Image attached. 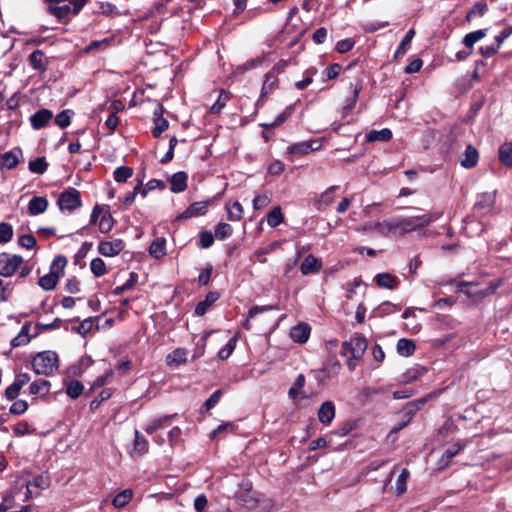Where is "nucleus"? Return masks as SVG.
Returning <instances> with one entry per match:
<instances>
[{
	"mask_svg": "<svg viewBox=\"0 0 512 512\" xmlns=\"http://www.w3.org/2000/svg\"><path fill=\"white\" fill-rule=\"evenodd\" d=\"M32 69L44 73L47 70L48 60L42 50H34L28 57Z\"/></svg>",
	"mask_w": 512,
	"mask_h": 512,
	"instance_id": "nucleus-13",
	"label": "nucleus"
},
{
	"mask_svg": "<svg viewBox=\"0 0 512 512\" xmlns=\"http://www.w3.org/2000/svg\"><path fill=\"white\" fill-rule=\"evenodd\" d=\"M321 147V144L318 140H309L303 141L299 143H295L288 147V152L290 154H300L306 155L311 151H317Z\"/></svg>",
	"mask_w": 512,
	"mask_h": 512,
	"instance_id": "nucleus-10",
	"label": "nucleus"
},
{
	"mask_svg": "<svg viewBox=\"0 0 512 512\" xmlns=\"http://www.w3.org/2000/svg\"><path fill=\"white\" fill-rule=\"evenodd\" d=\"M83 392V385L77 380L71 381L66 388V393L73 399L78 398Z\"/></svg>",
	"mask_w": 512,
	"mask_h": 512,
	"instance_id": "nucleus-53",
	"label": "nucleus"
},
{
	"mask_svg": "<svg viewBox=\"0 0 512 512\" xmlns=\"http://www.w3.org/2000/svg\"><path fill=\"white\" fill-rule=\"evenodd\" d=\"M32 366L36 374L51 376L59 367L58 355L50 350L39 352L34 356Z\"/></svg>",
	"mask_w": 512,
	"mask_h": 512,
	"instance_id": "nucleus-1",
	"label": "nucleus"
},
{
	"mask_svg": "<svg viewBox=\"0 0 512 512\" xmlns=\"http://www.w3.org/2000/svg\"><path fill=\"white\" fill-rule=\"evenodd\" d=\"M278 85V78L274 71H269L266 76L262 86L261 95L265 96L275 90Z\"/></svg>",
	"mask_w": 512,
	"mask_h": 512,
	"instance_id": "nucleus-38",
	"label": "nucleus"
},
{
	"mask_svg": "<svg viewBox=\"0 0 512 512\" xmlns=\"http://www.w3.org/2000/svg\"><path fill=\"white\" fill-rule=\"evenodd\" d=\"M488 29H479L466 34L462 40V44L472 49L474 45L487 35Z\"/></svg>",
	"mask_w": 512,
	"mask_h": 512,
	"instance_id": "nucleus-27",
	"label": "nucleus"
},
{
	"mask_svg": "<svg viewBox=\"0 0 512 512\" xmlns=\"http://www.w3.org/2000/svg\"><path fill=\"white\" fill-rule=\"evenodd\" d=\"M339 187L336 185L330 186L327 188L320 196L318 200V204L320 206H328L334 201V193Z\"/></svg>",
	"mask_w": 512,
	"mask_h": 512,
	"instance_id": "nucleus-51",
	"label": "nucleus"
},
{
	"mask_svg": "<svg viewBox=\"0 0 512 512\" xmlns=\"http://www.w3.org/2000/svg\"><path fill=\"white\" fill-rule=\"evenodd\" d=\"M321 262L312 254L305 257L300 266V271L303 275H310L320 271Z\"/></svg>",
	"mask_w": 512,
	"mask_h": 512,
	"instance_id": "nucleus-21",
	"label": "nucleus"
},
{
	"mask_svg": "<svg viewBox=\"0 0 512 512\" xmlns=\"http://www.w3.org/2000/svg\"><path fill=\"white\" fill-rule=\"evenodd\" d=\"M272 310H279V308L275 305H264V306H253L249 312L246 320L243 322L242 326L246 330L252 329L251 321L255 319L259 314L272 311Z\"/></svg>",
	"mask_w": 512,
	"mask_h": 512,
	"instance_id": "nucleus-17",
	"label": "nucleus"
},
{
	"mask_svg": "<svg viewBox=\"0 0 512 512\" xmlns=\"http://www.w3.org/2000/svg\"><path fill=\"white\" fill-rule=\"evenodd\" d=\"M133 490L132 489H125L118 493L112 500V505L115 508H122L126 506L133 497Z\"/></svg>",
	"mask_w": 512,
	"mask_h": 512,
	"instance_id": "nucleus-39",
	"label": "nucleus"
},
{
	"mask_svg": "<svg viewBox=\"0 0 512 512\" xmlns=\"http://www.w3.org/2000/svg\"><path fill=\"white\" fill-rule=\"evenodd\" d=\"M134 449L140 453L144 454L148 450V442L147 440L139 433L138 430H135V440H134Z\"/></svg>",
	"mask_w": 512,
	"mask_h": 512,
	"instance_id": "nucleus-55",
	"label": "nucleus"
},
{
	"mask_svg": "<svg viewBox=\"0 0 512 512\" xmlns=\"http://www.w3.org/2000/svg\"><path fill=\"white\" fill-rule=\"evenodd\" d=\"M30 328H31V323L30 322L25 323L21 327L17 336H15L11 340V345L13 347H19V346L28 344L31 341V339L36 336L35 334L34 335L30 334Z\"/></svg>",
	"mask_w": 512,
	"mask_h": 512,
	"instance_id": "nucleus-20",
	"label": "nucleus"
},
{
	"mask_svg": "<svg viewBox=\"0 0 512 512\" xmlns=\"http://www.w3.org/2000/svg\"><path fill=\"white\" fill-rule=\"evenodd\" d=\"M90 270L95 277H101L107 273L106 264L101 258H94L91 261Z\"/></svg>",
	"mask_w": 512,
	"mask_h": 512,
	"instance_id": "nucleus-46",
	"label": "nucleus"
},
{
	"mask_svg": "<svg viewBox=\"0 0 512 512\" xmlns=\"http://www.w3.org/2000/svg\"><path fill=\"white\" fill-rule=\"evenodd\" d=\"M294 110H295V105L294 104L287 106L285 108V110L281 114H279L272 123L265 124L264 127H266V128H274V127H276L278 125H281L289 117H291V115L294 113Z\"/></svg>",
	"mask_w": 512,
	"mask_h": 512,
	"instance_id": "nucleus-41",
	"label": "nucleus"
},
{
	"mask_svg": "<svg viewBox=\"0 0 512 512\" xmlns=\"http://www.w3.org/2000/svg\"><path fill=\"white\" fill-rule=\"evenodd\" d=\"M86 2L87 0H71L68 4L63 5L50 4L47 10L50 14L57 17L59 21H65L70 15H77Z\"/></svg>",
	"mask_w": 512,
	"mask_h": 512,
	"instance_id": "nucleus-4",
	"label": "nucleus"
},
{
	"mask_svg": "<svg viewBox=\"0 0 512 512\" xmlns=\"http://www.w3.org/2000/svg\"><path fill=\"white\" fill-rule=\"evenodd\" d=\"M415 343L407 338H401L397 342V352L399 355L409 357L415 352Z\"/></svg>",
	"mask_w": 512,
	"mask_h": 512,
	"instance_id": "nucleus-31",
	"label": "nucleus"
},
{
	"mask_svg": "<svg viewBox=\"0 0 512 512\" xmlns=\"http://www.w3.org/2000/svg\"><path fill=\"white\" fill-rule=\"evenodd\" d=\"M67 265V259L64 256H56L52 261L50 271H57L59 276L63 273L64 268Z\"/></svg>",
	"mask_w": 512,
	"mask_h": 512,
	"instance_id": "nucleus-60",
	"label": "nucleus"
},
{
	"mask_svg": "<svg viewBox=\"0 0 512 512\" xmlns=\"http://www.w3.org/2000/svg\"><path fill=\"white\" fill-rule=\"evenodd\" d=\"M74 114L72 110H63L55 117V123L60 128H66L71 124V117Z\"/></svg>",
	"mask_w": 512,
	"mask_h": 512,
	"instance_id": "nucleus-50",
	"label": "nucleus"
},
{
	"mask_svg": "<svg viewBox=\"0 0 512 512\" xmlns=\"http://www.w3.org/2000/svg\"><path fill=\"white\" fill-rule=\"evenodd\" d=\"M229 100V94L222 90L219 93V96L215 103L210 107V112L212 114H219L223 108L226 106L227 101Z\"/></svg>",
	"mask_w": 512,
	"mask_h": 512,
	"instance_id": "nucleus-45",
	"label": "nucleus"
},
{
	"mask_svg": "<svg viewBox=\"0 0 512 512\" xmlns=\"http://www.w3.org/2000/svg\"><path fill=\"white\" fill-rule=\"evenodd\" d=\"M427 373V368L423 366H414L410 369H408L403 375H402V382L403 383H411L422 377Z\"/></svg>",
	"mask_w": 512,
	"mask_h": 512,
	"instance_id": "nucleus-30",
	"label": "nucleus"
},
{
	"mask_svg": "<svg viewBox=\"0 0 512 512\" xmlns=\"http://www.w3.org/2000/svg\"><path fill=\"white\" fill-rule=\"evenodd\" d=\"M149 254L156 259L166 255V240L164 238L154 240L149 247Z\"/></svg>",
	"mask_w": 512,
	"mask_h": 512,
	"instance_id": "nucleus-32",
	"label": "nucleus"
},
{
	"mask_svg": "<svg viewBox=\"0 0 512 512\" xmlns=\"http://www.w3.org/2000/svg\"><path fill=\"white\" fill-rule=\"evenodd\" d=\"M363 230L375 231L379 235L387 236L391 232H395L394 221H374L368 222L364 225Z\"/></svg>",
	"mask_w": 512,
	"mask_h": 512,
	"instance_id": "nucleus-12",
	"label": "nucleus"
},
{
	"mask_svg": "<svg viewBox=\"0 0 512 512\" xmlns=\"http://www.w3.org/2000/svg\"><path fill=\"white\" fill-rule=\"evenodd\" d=\"M440 217L438 213H428L417 216H410L403 218L399 221H394L395 232L409 233L417 228L428 225L429 223L437 220Z\"/></svg>",
	"mask_w": 512,
	"mask_h": 512,
	"instance_id": "nucleus-2",
	"label": "nucleus"
},
{
	"mask_svg": "<svg viewBox=\"0 0 512 512\" xmlns=\"http://www.w3.org/2000/svg\"><path fill=\"white\" fill-rule=\"evenodd\" d=\"M354 45H355V41L353 39L346 38V39H342V40L338 41L335 49L337 52L344 54V53H347L350 50H352Z\"/></svg>",
	"mask_w": 512,
	"mask_h": 512,
	"instance_id": "nucleus-59",
	"label": "nucleus"
},
{
	"mask_svg": "<svg viewBox=\"0 0 512 512\" xmlns=\"http://www.w3.org/2000/svg\"><path fill=\"white\" fill-rule=\"evenodd\" d=\"M59 280V273L57 271H50L49 274L39 278V286L46 291H50L55 288Z\"/></svg>",
	"mask_w": 512,
	"mask_h": 512,
	"instance_id": "nucleus-29",
	"label": "nucleus"
},
{
	"mask_svg": "<svg viewBox=\"0 0 512 512\" xmlns=\"http://www.w3.org/2000/svg\"><path fill=\"white\" fill-rule=\"evenodd\" d=\"M113 227V218L110 213H105L99 222V229L102 233L109 232Z\"/></svg>",
	"mask_w": 512,
	"mask_h": 512,
	"instance_id": "nucleus-61",
	"label": "nucleus"
},
{
	"mask_svg": "<svg viewBox=\"0 0 512 512\" xmlns=\"http://www.w3.org/2000/svg\"><path fill=\"white\" fill-rule=\"evenodd\" d=\"M187 361V351L182 348H177L167 356V363L169 365L179 366L181 364L186 363Z\"/></svg>",
	"mask_w": 512,
	"mask_h": 512,
	"instance_id": "nucleus-36",
	"label": "nucleus"
},
{
	"mask_svg": "<svg viewBox=\"0 0 512 512\" xmlns=\"http://www.w3.org/2000/svg\"><path fill=\"white\" fill-rule=\"evenodd\" d=\"M50 486V480L47 475H38L34 477V479L27 484V498L31 496L32 488L46 489Z\"/></svg>",
	"mask_w": 512,
	"mask_h": 512,
	"instance_id": "nucleus-34",
	"label": "nucleus"
},
{
	"mask_svg": "<svg viewBox=\"0 0 512 512\" xmlns=\"http://www.w3.org/2000/svg\"><path fill=\"white\" fill-rule=\"evenodd\" d=\"M14 435L22 437L28 434H32L34 429L31 428L30 424L26 421H21L13 427Z\"/></svg>",
	"mask_w": 512,
	"mask_h": 512,
	"instance_id": "nucleus-54",
	"label": "nucleus"
},
{
	"mask_svg": "<svg viewBox=\"0 0 512 512\" xmlns=\"http://www.w3.org/2000/svg\"><path fill=\"white\" fill-rule=\"evenodd\" d=\"M311 328L306 323H300L294 326L290 331V336L294 342L305 343L310 336Z\"/></svg>",
	"mask_w": 512,
	"mask_h": 512,
	"instance_id": "nucleus-18",
	"label": "nucleus"
},
{
	"mask_svg": "<svg viewBox=\"0 0 512 512\" xmlns=\"http://www.w3.org/2000/svg\"><path fill=\"white\" fill-rule=\"evenodd\" d=\"M374 279L377 286L384 289H395L399 283L396 276L385 272L378 273Z\"/></svg>",
	"mask_w": 512,
	"mask_h": 512,
	"instance_id": "nucleus-24",
	"label": "nucleus"
},
{
	"mask_svg": "<svg viewBox=\"0 0 512 512\" xmlns=\"http://www.w3.org/2000/svg\"><path fill=\"white\" fill-rule=\"evenodd\" d=\"M464 447H465V443H460V442H457V443H454L453 445H451L443 453L441 461H440L441 464L443 466L447 465L452 460V458H454L456 455L459 454V452L461 450L464 449Z\"/></svg>",
	"mask_w": 512,
	"mask_h": 512,
	"instance_id": "nucleus-35",
	"label": "nucleus"
},
{
	"mask_svg": "<svg viewBox=\"0 0 512 512\" xmlns=\"http://www.w3.org/2000/svg\"><path fill=\"white\" fill-rule=\"evenodd\" d=\"M495 197V192H485L479 194L477 197V201L474 204L475 212L480 215L489 213L492 210L493 205L495 203Z\"/></svg>",
	"mask_w": 512,
	"mask_h": 512,
	"instance_id": "nucleus-9",
	"label": "nucleus"
},
{
	"mask_svg": "<svg viewBox=\"0 0 512 512\" xmlns=\"http://www.w3.org/2000/svg\"><path fill=\"white\" fill-rule=\"evenodd\" d=\"M392 138V131L388 128H383L381 130H371L366 134L367 142H386Z\"/></svg>",
	"mask_w": 512,
	"mask_h": 512,
	"instance_id": "nucleus-28",
	"label": "nucleus"
},
{
	"mask_svg": "<svg viewBox=\"0 0 512 512\" xmlns=\"http://www.w3.org/2000/svg\"><path fill=\"white\" fill-rule=\"evenodd\" d=\"M409 477V471L403 468L396 479V492L398 495H402L407 490L406 481Z\"/></svg>",
	"mask_w": 512,
	"mask_h": 512,
	"instance_id": "nucleus-49",
	"label": "nucleus"
},
{
	"mask_svg": "<svg viewBox=\"0 0 512 512\" xmlns=\"http://www.w3.org/2000/svg\"><path fill=\"white\" fill-rule=\"evenodd\" d=\"M28 409V403L25 400H17L10 407V413L13 415H21Z\"/></svg>",
	"mask_w": 512,
	"mask_h": 512,
	"instance_id": "nucleus-64",
	"label": "nucleus"
},
{
	"mask_svg": "<svg viewBox=\"0 0 512 512\" xmlns=\"http://www.w3.org/2000/svg\"><path fill=\"white\" fill-rule=\"evenodd\" d=\"M499 160L507 166H512V142H505L499 148Z\"/></svg>",
	"mask_w": 512,
	"mask_h": 512,
	"instance_id": "nucleus-37",
	"label": "nucleus"
},
{
	"mask_svg": "<svg viewBox=\"0 0 512 512\" xmlns=\"http://www.w3.org/2000/svg\"><path fill=\"white\" fill-rule=\"evenodd\" d=\"M498 288L497 284L490 282L485 288L479 289L477 284L461 282L457 286V291L461 292L468 297L472 298H483L493 294Z\"/></svg>",
	"mask_w": 512,
	"mask_h": 512,
	"instance_id": "nucleus-6",
	"label": "nucleus"
},
{
	"mask_svg": "<svg viewBox=\"0 0 512 512\" xmlns=\"http://www.w3.org/2000/svg\"><path fill=\"white\" fill-rule=\"evenodd\" d=\"M220 298V294L216 291L209 292L205 299L200 301L195 307V314L203 316L208 309Z\"/></svg>",
	"mask_w": 512,
	"mask_h": 512,
	"instance_id": "nucleus-22",
	"label": "nucleus"
},
{
	"mask_svg": "<svg viewBox=\"0 0 512 512\" xmlns=\"http://www.w3.org/2000/svg\"><path fill=\"white\" fill-rule=\"evenodd\" d=\"M57 205L62 212L72 213L82 206L80 192L73 187H68L60 193Z\"/></svg>",
	"mask_w": 512,
	"mask_h": 512,
	"instance_id": "nucleus-3",
	"label": "nucleus"
},
{
	"mask_svg": "<svg viewBox=\"0 0 512 512\" xmlns=\"http://www.w3.org/2000/svg\"><path fill=\"white\" fill-rule=\"evenodd\" d=\"M233 228L228 223H219L215 228V237L219 240H224L232 235Z\"/></svg>",
	"mask_w": 512,
	"mask_h": 512,
	"instance_id": "nucleus-48",
	"label": "nucleus"
},
{
	"mask_svg": "<svg viewBox=\"0 0 512 512\" xmlns=\"http://www.w3.org/2000/svg\"><path fill=\"white\" fill-rule=\"evenodd\" d=\"M28 168L32 173L44 174L48 168V163L45 157H38L29 162Z\"/></svg>",
	"mask_w": 512,
	"mask_h": 512,
	"instance_id": "nucleus-43",
	"label": "nucleus"
},
{
	"mask_svg": "<svg viewBox=\"0 0 512 512\" xmlns=\"http://www.w3.org/2000/svg\"><path fill=\"white\" fill-rule=\"evenodd\" d=\"M20 149L11 150L0 155V166L6 169H13L19 163Z\"/></svg>",
	"mask_w": 512,
	"mask_h": 512,
	"instance_id": "nucleus-19",
	"label": "nucleus"
},
{
	"mask_svg": "<svg viewBox=\"0 0 512 512\" xmlns=\"http://www.w3.org/2000/svg\"><path fill=\"white\" fill-rule=\"evenodd\" d=\"M228 219L231 221H239L243 215V208L240 202L235 201L230 206L226 205Z\"/></svg>",
	"mask_w": 512,
	"mask_h": 512,
	"instance_id": "nucleus-44",
	"label": "nucleus"
},
{
	"mask_svg": "<svg viewBox=\"0 0 512 512\" xmlns=\"http://www.w3.org/2000/svg\"><path fill=\"white\" fill-rule=\"evenodd\" d=\"M125 247L122 239H113L110 241H101L98 244V252L105 257H114L120 254Z\"/></svg>",
	"mask_w": 512,
	"mask_h": 512,
	"instance_id": "nucleus-8",
	"label": "nucleus"
},
{
	"mask_svg": "<svg viewBox=\"0 0 512 512\" xmlns=\"http://www.w3.org/2000/svg\"><path fill=\"white\" fill-rule=\"evenodd\" d=\"M335 417V405L332 401H325L318 410V419L324 425L332 423Z\"/></svg>",
	"mask_w": 512,
	"mask_h": 512,
	"instance_id": "nucleus-14",
	"label": "nucleus"
},
{
	"mask_svg": "<svg viewBox=\"0 0 512 512\" xmlns=\"http://www.w3.org/2000/svg\"><path fill=\"white\" fill-rule=\"evenodd\" d=\"M221 395H222V391L220 389H218L214 393H212L210 395V397L203 404V406L201 408V412L204 413V412H207V411L211 410L212 408H214L220 401Z\"/></svg>",
	"mask_w": 512,
	"mask_h": 512,
	"instance_id": "nucleus-52",
	"label": "nucleus"
},
{
	"mask_svg": "<svg viewBox=\"0 0 512 512\" xmlns=\"http://www.w3.org/2000/svg\"><path fill=\"white\" fill-rule=\"evenodd\" d=\"M284 221V217L279 206H276L267 215V224L274 228Z\"/></svg>",
	"mask_w": 512,
	"mask_h": 512,
	"instance_id": "nucleus-42",
	"label": "nucleus"
},
{
	"mask_svg": "<svg viewBox=\"0 0 512 512\" xmlns=\"http://www.w3.org/2000/svg\"><path fill=\"white\" fill-rule=\"evenodd\" d=\"M154 128L152 130L153 136L159 138L161 134L168 129L169 122L162 115V108H159L154 112Z\"/></svg>",
	"mask_w": 512,
	"mask_h": 512,
	"instance_id": "nucleus-26",
	"label": "nucleus"
},
{
	"mask_svg": "<svg viewBox=\"0 0 512 512\" xmlns=\"http://www.w3.org/2000/svg\"><path fill=\"white\" fill-rule=\"evenodd\" d=\"M479 159V154L477 149L472 146L468 145L466 147V150L464 152L463 158L461 159V165L467 169L473 168L477 165Z\"/></svg>",
	"mask_w": 512,
	"mask_h": 512,
	"instance_id": "nucleus-25",
	"label": "nucleus"
},
{
	"mask_svg": "<svg viewBox=\"0 0 512 512\" xmlns=\"http://www.w3.org/2000/svg\"><path fill=\"white\" fill-rule=\"evenodd\" d=\"M270 201L271 200H270V197L268 194L257 195L253 199V208L255 210H261V209L265 208L266 206H268Z\"/></svg>",
	"mask_w": 512,
	"mask_h": 512,
	"instance_id": "nucleus-63",
	"label": "nucleus"
},
{
	"mask_svg": "<svg viewBox=\"0 0 512 512\" xmlns=\"http://www.w3.org/2000/svg\"><path fill=\"white\" fill-rule=\"evenodd\" d=\"M48 207V200L45 197L34 196L28 203V213L32 216L42 214Z\"/></svg>",
	"mask_w": 512,
	"mask_h": 512,
	"instance_id": "nucleus-23",
	"label": "nucleus"
},
{
	"mask_svg": "<svg viewBox=\"0 0 512 512\" xmlns=\"http://www.w3.org/2000/svg\"><path fill=\"white\" fill-rule=\"evenodd\" d=\"M50 382L44 379L36 380L29 386L31 395H45L49 392Z\"/></svg>",
	"mask_w": 512,
	"mask_h": 512,
	"instance_id": "nucleus-40",
	"label": "nucleus"
},
{
	"mask_svg": "<svg viewBox=\"0 0 512 512\" xmlns=\"http://www.w3.org/2000/svg\"><path fill=\"white\" fill-rule=\"evenodd\" d=\"M133 174V169L128 166H120L113 173L114 180L118 183L126 182Z\"/></svg>",
	"mask_w": 512,
	"mask_h": 512,
	"instance_id": "nucleus-47",
	"label": "nucleus"
},
{
	"mask_svg": "<svg viewBox=\"0 0 512 512\" xmlns=\"http://www.w3.org/2000/svg\"><path fill=\"white\" fill-rule=\"evenodd\" d=\"M316 73V70L314 68L307 69L305 71V77L301 81L296 82L295 86L299 90L305 89L307 86H309L313 81V76Z\"/></svg>",
	"mask_w": 512,
	"mask_h": 512,
	"instance_id": "nucleus-58",
	"label": "nucleus"
},
{
	"mask_svg": "<svg viewBox=\"0 0 512 512\" xmlns=\"http://www.w3.org/2000/svg\"><path fill=\"white\" fill-rule=\"evenodd\" d=\"M305 385V377L303 374H299L294 382V385L289 389V396L292 398V399H295L299 393H300V390L304 387Z\"/></svg>",
	"mask_w": 512,
	"mask_h": 512,
	"instance_id": "nucleus-56",
	"label": "nucleus"
},
{
	"mask_svg": "<svg viewBox=\"0 0 512 512\" xmlns=\"http://www.w3.org/2000/svg\"><path fill=\"white\" fill-rule=\"evenodd\" d=\"M208 211V202L199 201L192 203L180 216L179 218H191L203 216Z\"/></svg>",
	"mask_w": 512,
	"mask_h": 512,
	"instance_id": "nucleus-16",
	"label": "nucleus"
},
{
	"mask_svg": "<svg viewBox=\"0 0 512 512\" xmlns=\"http://www.w3.org/2000/svg\"><path fill=\"white\" fill-rule=\"evenodd\" d=\"M367 349V341L363 336L356 335L343 342L341 354L351 356L352 359H360Z\"/></svg>",
	"mask_w": 512,
	"mask_h": 512,
	"instance_id": "nucleus-5",
	"label": "nucleus"
},
{
	"mask_svg": "<svg viewBox=\"0 0 512 512\" xmlns=\"http://www.w3.org/2000/svg\"><path fill=\"white\" fill-rule=\"evenodd\" d=\"M188 175L186 172L179 171L170 178V190L173 193H181L187 188Z\"/></svg>",
	"mask_w": 512,
	"mask_h": 512,
	"instance_id": "nucleus-15",
	"label": "nucleus"
},
{
	"mask_svg": "<svg viewBox=\"0 0 512 512\" xmlns=\"http://www.w3.org/2000/svg\"><path fill=\"white\" fill-rule=\"evenodd\" d=\"M414 36H415V30L413 28L409 29L407 31V33L405 34V36L402 38L399 46L397 47V49L395 51V54H394L395 58L403 56L408 51L411 41Z\"/></svg>",
	"mask_w": 512,
	"mask_h": 512,
	"instance_id": "nucleus-33",
	"label": "nucleus"
},
{
	"mask_svg": "<svg viewBox=\"0 0 512 512\" xmlns=\"http://www.w3.org/2000/svg\"><path fill=\"white\" fill-rule=\"evenodd\" d=\"M53 118V113L49 109H40L30 117V123L33 129L39 130L45 127Z\"/></svg>",
	"mask_w": 512,
	"mask_h": 512,
	"instance_id": "nucleus-11",
	"label": "nucleus"
},
{
	"mask_svg": "<svg viewBox=\"0 0 512 512\" xmlns=\"http://www.w3.org/2000/svg\"><path fill=\"white\" fill-rule=\"evenodd\" d=\"M18 243L23 248L32 249L36 246V238L32 234H24L18 238Z\"/></svg>",
	"mask_w": 512,
	"mask_h": 512,
	"instance_id": "nucleus-62",
	"label": "nucleus"
},
{
	"mask_svg": "<svg viewBox=\"0 0 512 512\" xmlns=\"http://www.w3.org/2000/svg\"><path fill=\"white\" fill-rule=\"evenodd\" d=\"M13 229L8 223H0V243H7L12 239Z\"/></svg>",
	"mask_w": 512,
	"mask_h": 512,
	"instance_id": "nucleus-57",
	"label": "nucleus"
},
{
	"mask_svg": "<svg viewBox=\"0 0 512 512\" xmlns=\"http://www.w3.org/2000/svg\"><path fill=\"white\" fill-rule=\"evenodd\" d=\"M23 263V258L20 255L1 253L0 254V275L4 277H11L15 272L20 269Z\"/></svg>",
	"mask_w": 512,
	"mask_h": 512,
	"instance_id": "nucleus-7",
	"label": "nucleus"
}]
</instances>
